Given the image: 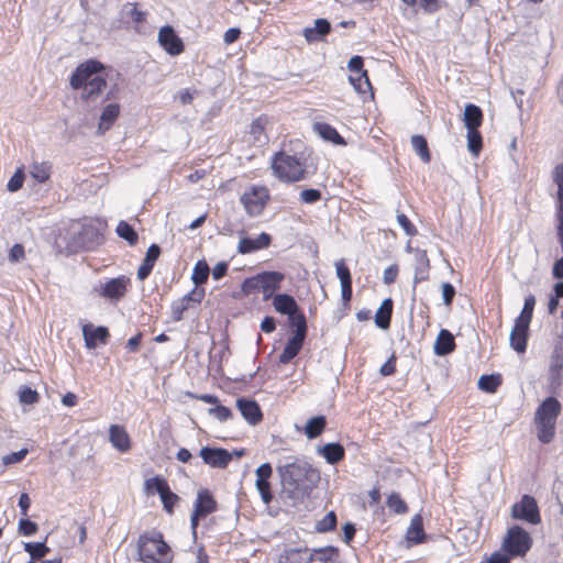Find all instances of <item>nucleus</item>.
I'll use <instances>...</instances> for the list:
<instances>
[{
	"label": "nucleus",
	"mask_w": 563,
	"mask_h": 563,
	"mask_svg": "<svg viewBox=\"0 0 563 563\" xmlns=\"http://www.w3.org/2000/svg\"><path fill=\"white\" fill-rule=\"evenodd\" d=\"M552 176L558 187L555 205L556 228H563V164L554 167Z\"/></svg>",
	"instance_id": "nucleus-26"
},
{
	"label": "nucleus",
	"mask_w": 563,
	"mask_h": 563,
	"mask_svg": "<svg viewBox=\"0 0 563 563\" xmlns=\"http://www.w3.org/2000/svg\"><path fill=\"white\" fill-rule=\"evenodd\" d=\"M109 440L113 448L120 452H128L131 449V438L123 426L111 424L109 428Z\"/></svg>",
	"instance_id": "nucleus-27"
},
{
	"label": "nucleus",
	"mask_w": 563,
	"mask_h": 563,
	"mask_svg": "<svg viewBox=\"0 0 563 563\" xmlns=\"http://www.w3.org/2000/svg\"><path fill=\"white\" fill-rule=\"evenodd\" d=\"M534 306H536L534 296L533 295L527 296L525 298L523 308L515 321L530 325L532 316H533Z\"/></svg>",
	"instance_id": "nucleus-44"
},
{
	"label": "nucleus",
	"mask_w": 563,
	"mask_h": 563,
	"mask_svg": "<svg viewBox=\"0 0 563 563\" xmlns=\"http://www.w3.org/2000/svg\"><path fill=\"white\" fill-rule=\"evenodd\" d=\"M286 276L278 271H264L254 276L245 278L241 284V294L247 297L252 294L261 292L263 300H272L276 292L282 288Z\"/></svg>",
	"instance_id": "nucleus-5"
},
{
	"label": "nucleus",
	"mask_w": 563,
	"mask_h": 563,
	"mask_svg": "<svg viewBox=\"0 0 563 563\" xmlns=\"http://www.w3.org/2000/svg\"><path fill=\"white\" fill-rule=\"evenodd\" d=\"M347 68L351 73H356L357 75L363 73V58L358 55L351 57L347 63Z\"/></svg>",
	"instance_id": "nucleus-64"
},
{
	"label": "nucleus",
	"mask_w": 563,
	"mask_h": 563,
	"mask_svg": "<svg viewBox=\"0 0 563 563\" xmlns=\"http://www.w3.org/2000/svg\"><path fill=\"white\" fill-rule=\"evenodd\" d=\"M562 411V405L555 397L545 398L534 412L537 437L542 443H550L555 437L556 420Z\"/></svg>",
	"instance_id": "nucleus-6"
},
{
	"label": "nucleus",
	"mask_w": 563,
	"mask_h": 563,
	"mask_svg": "<svg viewBox=\"0 0 563 563\" xmlns=\"http://www.w3.org/2000/svg\"><path fill=\"white\" fill-rule=\"evenodd\" d=\"M313 132L324 141H345L338 131L325 122H314Z\"/></svg>",
	"instance_id": "nucleus-38"
},
{
	"label": "nucleus",
	"mask_w": 563,
	"mask_h": 563,
	"mask_svg": "<svg viewBox=\"0 0 563 563\" xmlns=\"http://www.w3.org/2000/svg\"><path fill=\"white\" fill-rule=\"evenodd\" d=\"M130 285L131 279L125 275H120L101 285L98 292L106 299L119 301L125 296Z\"/></svg>",
	"instance_id": "nucleus-16"
},
{
	"label": "nucleus",
	"mask_w": 563,
	"mask_h": 563,
	"mask_svg": "<svg viewBox=\"0 0 563 563\" xmlns=\"http://www.w3.org/2000/svg\"><path fill=\"white\" fill-rule=\"evenodd\" d=\"M24 550L33 560H41L49 552V548L44 542L25 543Z\"/></svg>",
	"instance_id": "nucleus-50"
},
{
	"label": "nucleus",
	"mask_w": 563,
	"mask_h": 563,
	"mask_svg": "<svg viewBox=\"0 0 563 563\" xmlns=\"http://www.w3.org/2000/svg\"><path fill=\"white\" fill-rule=\"evenodd\" d=\"M19 399L20 402L25 405H34L38 402L40 395L36 390L32 389L29 386H22L19 390Z\"/></svg>",
	"instance_id": "nucleus-51"
},
{
	"label": "nucleus",
	"mask_w": 563,
	"mask_h": 563,
	"mask_svg": "<svg viewBox=\"0 0 563 563\" xmlns=\"http://www.w3.org/2000/svg\"><path fill=\"white\" fill-rule=\"evenodd\" d=\"M255 474V487L260 493L261 499L265 505H269L274 499L271 484L273 467L269 463H264L256 468Z\"/></svg>",
	"instance_id": "nucleus-18"
},
{
	"label": "nucleus",
	"mask_w": 563,
	"mask_h": 563,
	"mask_svg": "<svg viewBox=\"0 0 563 563\" xmlns=\"http://www.w3.org/2000/svg\"><path fill=\"white\" fill-rule=\"evenodd\" d=\"M235 404L242 417L249 424L257 426L263 421V411L255 400L245 397H239Z\"/></svg>",
	"instance_id": "nucleus-22"
},
{
	"label": "nucleus",
	"mask_w": 563,
	"mask_h": 563,
	"mask_svg": "<svg viewBox=\"0 0 563 563\" xmlns=\"http://www.w3.org/2000/svg\"><path fill=\"white\" fill-rule=\"evenodd\" d=\"M563 379V328L554 339L549 357V382L552 386H560Z\"/></svg>",
	"instance_id": "nucleus-13"
},
{
	"label": "nucleus",
	"mask_w": 563,
	"mask_h": 563,
	"mask_svg": "<svg viewBox=\"0 0 563 563\" xmlns=\"http://www.w3.org/2000/svg\"><path fill=\"white\" fill-rule=\"evenodd\" d=\"M277 472L283 493L296 501L308 498L320 481L319 471L299 459L277 466Z\"/></svg>",
	"instance_id": "nucleus-1"
},
{
	"label": "nucleus",
	"mask_w": 563,
	"mask_h": 563,
	"mask_svg": "<svg viewBox=\"0 0 563 563\" xmlns=\"http://www.w3.org/2000/svg\"><path fill=\"white\" fill-rule=\"evenodd\" d=\"M276 563H311V556L308 548H290L278 555Z\"/></svg>",
	"instance_id": "nucleus-30"
},
{
	"label": "nucleus",
	"mask_w": 563,
	"mask_h": 563,
	"mask_svg": "<svg viewBox=\"0 0 563 563\" xmlns=\"http://www.w3.org/2000/svg\"><path fill=\"white\" fill-rule=\"evenodd\" d=\"M397 357L393 354L380 367L379 373L382 376H391L396 373Z\"/></svg>",
	"instance_id": "nucleus-61"
},
{
	"label": "nucleus",
	"mask_w": 563,
	"mask_h": 563,
	"mask_svg": "<svg viewBox=\"0 0 563 563\" xmlns=\"http://www.w3.org/2000/svg\"><path fill=\"white\" fill-rule=\"evenodd\" d=\"M386 504L389 510L394 514L404 515L408 512V506L398 493H391L388 495Z\"/></svg>",
	"instance_id": "nucleus-45"
},
{
	"label": "nucleus",
	"mask_w": 563,
	"mask_h": 563,
	"mask_svg": "<svg viewBox=\"0 0 563 563\" xmlns=\"http://www.w3.org/2000/svg\"><path fill=\"white\" fill-rule=\"evenodd\" d=\"M123 14L136 25H141L146 18V13L144 11L139 10L137 3L128 2L123 7Z\"/></svg>",
	"instance_id": "nucleus-46"
},
{
	"label": "nucleus",
	"mask_w": 563,
	"mask_h": 563,
	"mask_svg": "<svg viewBox=\"0 0 563 563\" xmlns=\"http://www.w3.org/2000/svg\"><path fill=\"white\" fill-rule=\"evenodd\" d=\"M397 222L408 236H416L418 234L417 227L405 213L397 211Z\"/></svg>",
	"instance_id": "nucleus-53"
},
{
	"label": "nucleus",
	"mask_w": 563,
	"mask_h": 563,
	"mask_svg": "<svg viewBox=\"0 0 563 563\" xmlns=\"http://www.w3.org/2000/svg\"><path fill=\"white\" fill-rule=\"evenodd\" d=\"M406 539L411 544H421L426 542L427 536L423 528V518L420 514L412 516L410 525L406 531Z\"/></svg>",
	"instance_id": "nucleus-28"
},
{
	"label": "nucleus",
	"mask_w": 563,
	"mask_h": 563,
	"mask_svg": "<svg viewBox=\"0 0 563 563\" xmlns=\"http://www.w3.org/2000/svg\"><path fill=\"white\" fill-rule=\"evenodd\" d=\"M200 456L205 464L217 468L227 467L232 460L229 451L222 448L203 446L200 450Z\"/></svg>",
	"instance_id": "nucleus-21"
},
{
	"label": "nucleus",
	"mask_w": 563,
	"mask_h": 563,
	"mask_svg": "<svg viewBox=\"0 0 563 563\" xmlns=\"http://www.w3.org/2000/svg\"><path fill=\"white\" fill-rule=\"evenodd\" d=\"M190 303L184 297L172 303V316L175 321H179L183 318V314L186 310H188Z\"/></svg>",
	"instance_id": "nucleus-54"
},
{
	"label": "nucleus",
	"mask_w": 563,
	"mask_h": 563,
	"mask_svg": "<svg viewBox=\"0 0 563 563\" xmlns=\"http://www.w3.org/2000/svg\"><path fill=\"white\" fill-rule=\"evenodd\" d=\"M218 509V503L208 489H200L194 505V511L190 517L192 533H197L199 520L213 514Z\"/></svg>",
	"instance_id": "nucleus-11"
},
{
	"label": "nucleus",
	"mask_w": 563,
	"mask_h": 563,
	"mask_svg": "<svg viewBox=\"0 0 563 563\" xmlns=\"http://www.w3.org/2000/svg\"><path fill=\"white\" fill-rule=\"evenodd\" d=\"M294 334L290 339H288L283 352L279 354V363L288 364L290 363L301 351L303 346L305 339L307 336V320L305 316H301L299 320L296 322Z\"/></svg>",
	"instance_id": "nucleus-10"
},
{
	"label": "nucleus",
	"mask_w": 563,
	"mask_h": 563,
	"mask_svg": "<svg viewBox=\"0 0 563 563\" xmlns=\"http://www.w3.org/2000/svg\"><path fill=\"white\" fill-rule=\"evenodd\" d=\"M107 86L106 79L99 74L86 82L82 89V97L87 99H93L98 97Z\"/></svg>",
	"instance_id": "nucleus-37"
},
{
	"label": "nucleus",
	"mask_w": 563,
	"mask_h": 563,
	"mask_svg": "<svg viewBox=\"0 0 563 563\" xmlns=\"http://www.w3.org/2000/svg\"><path fill=\"white\" fill-rule=\"evenodd\" d=\"M311 158V151H303L298 155H290L279 151L272 157V170L274 176L283 183H297L307 174V166Z\"/></svg>",
	"instance_id": "nucleus-2"
},
{
	"label": "nucleus",
	"mask_w": 563,
	"mask_h": 563,
	"mask_svg": "<svg viewBox=\"0 0 563 563\" xmlns=\"http://www.w3.org/2000/svg\"><path fill=\"white\" fill-rule=\"evenodd\" d=\"M84 339L88 349H95L98 344H106L110 338L108 328L87 324L82 329Z\"/></svg>",
	"instance_id": "nucleus-25"
},
{
	"label": "nucleus",
	"mask_w": 563,
	"mask_h": 563,
	"mask_svg": "<svg viewBox=\"0 0 563 563\" xmlns=\"http://www.w3.org/2000/svg\"><path fill=\"white\" fill-rule=\"evenodd\" d=\"M157 41L162 48L172 56H177L184 52V42L170 25H164L159 29Z\"/></svg>",
	"instance_id": "nucleus-19"
},
{
	"label": "nucleus",
	"mask_w": 563,
	"mask_h": 563,
	"mask_svg": "<svg viewBox=\"0 0 563 563\" xmlns=\"http://www.w3.org/2000/svg\"><path fill=\"white\" fill-rule=\"evenodd\" d=\"M441 289L444 305L451 307L456 295L455 287L450 283H443Z\"/></svg>",
	"instance_id": "nucleus-56"
},
{
	"label": "nucleus",
	"mask_w": 563,
	"mask_h": 563,
	"mask_svg": "<svg viewBox=\"0 0 563 563\" xmlns=\"http://www.w3.org/2000/svg\"><path fill=\"white\" fill-rule=\"evenodd\" d=\"M9 261L11 263H18L25 257L24 246L20 243L14 244L9 251Z\"/></svg>",
	"instance_id": "nucleus-60"
},
{
	"label": "nucleus",
	"mask_w": 563,
	"mask_h": 563,
	"mask_svg": "<svg viewBox=\"0 0 563 563\" xmlns=\"http://www.w3.org/2000/svg\"><path fill=\"white\" fill-rule=\"evenodd\" d=\"M393 309L394 302L391 298L383 300L375 313V323L379 329L387 330L390 328Z\"/></svg>",
	"instance_id": "nucleus-34"
},
{
	"label": "nucleus",
	"mask_w": 563,
	"mask_h": 563,
	"mask_svg": "<svg viewBox=\"0 0 563 563\" xmlns=\"http://www.w3.org/2000/svg\"><path fill=\"white\" fill-rule=\"evenodd\" d=\"M311 556V562L330 563L339 558V549L332 545L309 550L308 556Z\"/></svg>",
	"instance_id": "nucleus-35"
},
{
	"label": "nucleus",
	"mask_w": 563,
	"mask_h": 563,
	"mask_svg": "<svg viewBox=\"0 0 563 563\" xmlns=\"http://www.w3.org/2000/svg\"><path fill=\"white\" fill-rule=\"evenodd\" d=\"M30 174L37 183L44 184L51 178L52 164L48 162H34L31 166Z\"/></svg>",
	"instance_id": "nucleus-39"
},
{
	"label": "nucleus",
	"mask_w": 563,
	"mask_h": 563,
	"mask_svg": "<svg viewBox=\"0 0 563 563\" xmlns=\"http://www.w3.org/2000/svg\"><path fill=\"white\" fill-rule=\"evenodd\" d=\"M511 517L531 525L541 522L540 510L534 497L523 495L521 499L511 506Z\"/></svg>",
	"instance_id": "nucleus-12"
},
{
	"label": "nucleus",
	"mask_w": 563,
	"mask_h": 563,
	"mask_svg": "<svg viewBox=\"0 0 563 563\" xmlns=\"http://www.w3.org/2000/svg\"><path fill=\"white\" fill-rule=\"evenodd\" d=\"M456 347V343L453 334L446 330L442 329L434 342V353L437 355L443 356L452 353Z\"/></svg>",
	"instance_id": "nucleus-32"
},
{
	"label": "nucleus",
	"mask_w": 563,
	"mask_h": 563,
	"mask_svg": "<svg viewBox=\"0 0 563 563\" xmlns=\"http://www.w3.org/2000/svg\"><path fill=\"white\" fill-rule=\"evenodd\" d=\"M399 273V267L397 264H391L384 269L383 282L386 285H391L396 282Z\"/></svg>",
	"instance_id": "nucleus-57"
},
{
	"label": "nucleus",
	"mask_w": 563,
	"mask_h": 563,
	"mask_svg": "<svg viewBox=\"0 0 563 563\" xmlns=\"http://www.w3.org/2000/svg\"><path fill=\"white\" fill-rule=\"evenodd\" d=\"M190 398L201 400L203 402L213 405V407L208 409V413L214 417L220 422H225L233 417V412L229 407H225L220 404L219 398L216 395L210 394H187Z\"/></svg>",
	"instance_id": "nucleus-20"
},
{
	"label": "nucleus",
	"mask_w": 563,
	"mask_h": 563,
	"mask_svg": "<svg viewBox=\"0 0 563 563\" xmlns=\"http://www.w3.org/2000/svg\"><path fill=\"white\" fill-rule=\"evenodd\" d=\"M144 487L147 495H154L155 493L158 494L164 510L168 515L174 514L175 507L179 503L180 498L177 494L172 492L168 482L164 477L159 475L151 477L145 481Z\"/></svg>",
	"instance_id": "nucleus-9"
},
{
	"label": "nucleus",
	"mask_w": 563,
	"mask_h": 563,
	"mask_svg": "<svg viewBox=\"0 0 563 563\" xmlns=\"http://www.w3.org/2000/svg\"><path fill=\"white\" fill-rule=\"evenodd\" d=\"M318 453L331 465L338 464L345 457L343 445L336 442L324 444L318 449Z\"/></svg>",
	"instance_id": "nucleus-33"
},
{
	"label": "nucleus",
	"mask_w": 563,
	"mask_h": 563,
	"mask_svg": "<svg viewBox=\"0 0 563 563\" xmlns=\"http://www.w3.org/2000/svg\"><path fill=\"white\" fill-rule=\"evenodd\" d=\"M25 179L24 167H19L13 176L9 179L7 188L11 192H15L22 188Z\"/></svg>",
	"instance_id": "nucleus-52"
},
{
	"label": "nucleus",
	"mask_w": 563,
	"mask_h": 563,
	"mask_svg": "<svg viewBox=\"0 0 563 563\" xmlns=\"http://www.w3.org/2000/svg\"><path fill=\"white\" fill-rule=\"evenodd\" d=\"M327 427V419L324 416H316L310 418L303 432L308 439H316L320 437Z\"/></svg>",
	"instance_id": "nucleus-36"
},
{
	"label": "nucleus",
	"mask_w": 563,
	"mask_h": 563,
	"mask_svg": "<svg viewBox=\"0 0 563 563\" xmlns=\"http://www.w3.org/2000/svg\"><path fill=\"white\" fill-rule=\"evenodd\" d=\"M415 152L420 156L424 163L430 162V151L428 143H412Z\"/></svg>",
	"instance_id": "nucleus-63"
},
{
	"label": "nucleus",
	"mask_w": 563,
	"mask_h": 563,
	"mask_svg": "<svg viewBox=\"0 0 563 563\" xmlns=\"http://www.w3.org/2000/svg\"><path fill=\"white\" fill-rule=\"evenodd\" d=\"M107 223L99 218H84L71 224L70 243L80 250H95L104 241Z\"/></svg>",
	"instance_id": "nucleus-3"
},
{
	"label": "nucleus",
	"mask_w": 563,
	"mask_h": 563,
	"mask_svg": "<svg viewBox=\"0 0 563 563\" xmlns=\"http://www.w3.org/2000/svg\"><path fill=\"white\" fill-rule=\"evenodd\" d=\"M336 515L334 511H329L322 519L316 523V530L320 533L333 531L336 528Z\"/></svg>",
	"instance_id": "nucleus-48"
},
{
	"label": "nucleus",
	"mask_w": 563,
	"mask_h": 563,
	"mask_svg": "<svg viewBox=\"0 0 563 563\" xmlns=\"http://www.w3.org/2000/svg\"><path fill=\"white\" fill-rule=\"evenodd\" d=\"M272 303L276 312L288 316L290 325H296L299 318L305 316L295 298L288 294L275 295Z\"/></svg>",
	"instance_id": "nucleus-15"
},
{
	"label": "nucleus",
	"mask_w": 563,
	"mask_h": 563,
	"mask_svg": "<svg viewBox=\"0 0 563 563\" xmlns=\"http://www.w3.org/2000/svg\"><path fill=\"white\" fill-rule=\"evenodd\" d=\"M331 31V24L327 19H317L314 20V25L312 27H306L303 30V36L307 42H319L324 38V36Z\"/></svg>",
	"instance_id": "nucleus-29"
},
{
	"label": "nucleus",
	"mask_w": 563,
	"mask_h": 563,
	"mask_svg": "<svg viewBox=\"0 0 563 563\" xmlns=\"http://www.w3.org/2000/svg\"><path fill=\"white\" fill-rule=\"evenodd\" d=\"M137 554L143 563H172V549L161 531L153 530L137 539Z\"/></svg>",
	"instance_id": "nucleus-4"
},
{
	"label": "nucleus",
	"mask_w": 563,
	"mask_h": 563,
	"mask_svg": "<svg viewBox=\"0 0 563 563\" xmlns=\"http://www.w3.org/2000/svg\"><path fill=\"white\" fill-rule=\"evenodd\" d=\"M120 112L119 106L115 103L108 104L101 115H100V123H99V130H108L115 119L118 118Z\"/></svg>",
	"instance_id": "nucleus-41"
},
{
	"label": "nucleus",
	"mask_w": 563,
	"mask_h": 563,
	"mask_svg": "<svg viewBox=\"0 0 563 563\" xmlns=\"http://www.w3.org/2000/svg\"><path fill=\"white\" fill-rule=\"evenodd\" d=\"M300 199L305 203H314L321 199V192L318 189H305L300 192Z\"/></svg>",
	"instance_id": "nucleus-58"
},
{
	"label": "nucleus",
	"mask_w": 563,
	"mask_h": 563,
	"mask_svg": "<svg viewBox=\"0 0 563 563\" xmlns=\"http://www.w3.org/2000/svg\"><path fill=\"white\" fill-rule=\"evenodd\" d=\"M268 124V119L266 117H260L254 120L251 124L250 134L255 140L258 141L262 136L269 139V135L266 132V125Z\"/></svg>",
	"instance_id": "nucleus-47"
},
{
	"label": "nucleus",
	"mask_w": 563,
	"mask_h": 563,
	"mask_svg": "<svg viewBox=\"0 0 563 563\" xmlns=\"http://www.w3.org/2000/svg\"><path fill=\"white\" fill-rule=\"evenodd\" d=\"M532 547L530 534L520 526L507 530L503 541L504 551L510 556H525Z\"/></svg>",
	"instance_id": "nucleus-8"
},
{
	"label": "nucleus",
	"mask_w": 563,
	"mask_h": 563,
	"mask_svg": "<svg viewBox=\"0 0 563 563\" xmlns=\"http://www.w3.org/2000/svg\"><path fill=\"white\" fill-rule=\"evenodd\" d=\"M117 234L125 240L129 245L134 246L139 242V235L136 231L133 229L131 224H129L126 221H120L117 225Z\"/></svg>",
	"instance_id": "nucleus-42"
},
{
	"label": "nucleus",
	"mask_w": 563,
	"mask_h": 563,
	"mask_svg": "<svg viewBox=\"0 0 563 563\" xmlns=\"http://www.w3.org/2000/svg\"><path fill=\"white\" fill-rule=\"evenodd\" d=\"M335 271L341 285L352 283L351 272L344 260H340L335 263Z\"/></svg>",
	"instance_id": "nucleus-55"
},
{
	"label": "nucleus",
	"mask_w": 563,
	"mask_h": 563,
	"mask_svg": "<svg viewBox=\"0 0 563 563\" xmlns=\"http://www.w3.org/2000/svg\"><path fill=\"white\" fill-rule=\"evenodd\" d=\"M103 69V65L96 60L89 59L78 65L70 77V86L73 89L82 88L92 77L98 76Z\"/></svg>",
	"instance_id": "nucleus-14"
},
{
	"label": "nucleus",
	"mask_w": 563,
	"mask_h": 563,
	"mask_svg": "<svg viewBox=\"0 0 563 563\" xmlns=\"http://www.w3.org/2000/svg\"><path fill=\"white\" fill-rule=\"evenodd\" d=\"M272 243V238L268 233L263 232L256 239L242 238L238 244V252L240 254H250L263 249H267Z\"/></svg>",
	"instance_id": "nucleus-24"
},
{
	"label": "nucleus",
	"mask_w": 563,
	"mask_h": 563,
	"mask_svg": "<svg viewBox=\"0 0 563 563\" xmlns=\"http://www.w3.org/2000/svg\"><path fill=\"white\" fill-rule=\"evenodd\" d=\"M350 81L358 93L365 95L372 89L366 71L358 74L356 77L350 76Z\"/></svg>",
	"instance_id": "nucleus-49"
},
{
	"label": "nucleus",
	"mask_w": 563,
	"mask_h": 563,
	"mask_svg": "<svg viewBox=\"0 0 563 563\" xmlns=\"http://www.w3.org/2000/svg\"><path fill=\"white\" fill-rule=\"evenodd\" d=\"M463 121L467 130V141H483V137L478 131V126L483 121L482 109L473 103L466 104L464 109Z\"/></svg>",
	"instance_id": "nucleus-17"
},
{
	"label": "nucleus",
	"mask_w": 563,
	"mask_h": 563,
	"mask_svg": "<svg viewBox=\"0 0 563 563\" xmlns=\"http://www.w3.org/2000/svg\"><path fill=\"white\" fill-rule=\"evenodd\" d=\"M430 273V261L424 250L416 251V265H415V277L413 283L419 284L429 279Z\"/></svg>",
	"instance_id": "nucleus-31"
},
{
	"label": "nucleus",
	"mask_w": 563,
	"mask_h": 563,
	"mask_svg": "<svg viewBox=\"0 0 563 563\" xmlns=\"http://www.w3.org/2000/svg\"><path fill=\"white\" fill-rule=\"evenodd\" d=\"M19 530L23 536H32L37 531V525L29 519H21Z\"/></svg>",
	"instance_id": "nucleus-62"
},
{
	"label": "nucleus",
	"mask_w": 563,
	"mask_h": 563,
	"mask_svg": "<svg viewBox=\"0 0 563 563\" xmlns=\"http://www.w3.org/2000/svg\"><path fill=\"white\" fill-rule=\"evenodd\" d=\"M529 328V324L515 321V324L511 329L509 343L510 346L519 354H523L527 351Z\"/></svg>",
	"instance_id": "nucleus-23"
},
{
	"label": "nucleus",
	"mask_w": 563,
	"mask_h": 563,
	"mask_svg": "<svg viewBox=\"0 0 563 563\" xmlns=\"http://www.w3.org/2000/svg\"><path fill=\"white\" fill-rule=\"evenodd\" d=\"M271 201V191L264 185H251L240 197V202L250 218L263 214Z\"/></svg>",
	"instance_id": "nucleus-7"
},
{
	"label": "nucleus",
	"mask_w": 563,
	"mask_h": 563,
	"mask_svg": "<svg viewBox=\"0 0 563 563\" xmlns=\"http://www.w3.org/2000/svg\"><path fill=\"white\" fill-rule=\"evenodd\" d=\"M503 383L500 374L482 375L478 379V388L483 391L494 394Z\"/></svg>",
	"instance_id": "nucleus-40"
},
{
	"label": "nucleus",
	"mask_w": 563,
	"mask_h": 563,
	"mask_svg": "<svg viewBox=\"0 0 563 563\" xmlns=\"http://www.w3.org/2000/svg\"><path fill=\"white\" fill-rule=\"evenodd\" d=\"M210 274V268L205 260L198 261L192 269L191 280L196 286H200L207 283Z\"/></svg>",
	"instance_id": "nucleus-43"
},
{
	"label": "nucleus",
	"mask_w": 563,
	"mask_h": 563,
	"mask_svg": "<svg viewBox=\"0 0 563 563\" xmlns=\"http://www.w3.org/2000/svg\"><path fill=\"white\" fill-rule=\"evenodd\" d=\"M155 266L154 262L148 261V258L144 257L142 264L137 268V278L139 280H145L152 273Z\"/></svg>",
	"instance_id": "nucleus-59"
}]
</instances>
